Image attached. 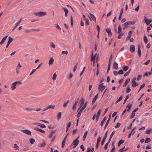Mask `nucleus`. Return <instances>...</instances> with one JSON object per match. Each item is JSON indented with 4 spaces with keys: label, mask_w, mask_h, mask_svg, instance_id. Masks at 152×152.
<instances>
[{
    "label": "nucleus",
    "mask_w": 152,
    "mask_h": 152,
    "mask_svg": "<svg viewBox=\"0 0 152 152\" xmlns=\"http://www.w3.org/2000/svg\"><path fill=\"white\" fill-rule=\"evenodd\" d=\"M79 138V137H78L76 139L73 141L72 144L73 145L74 148H75L78 145L79 142V141L78 140Z\"/></svg>",
    "instance_id": "obj_1"
},
{
    "label": "nucleus",
    "mask_w": 152,
    "mask_h": 152,
    "mask_svg": "<svg viewBox=\"0 0 152 152\" xmlns=\"http://www.w3.org/2000/svg\"><path fill=\"white\" fill-rule=\"evenodd\" d=\"M34 14L36 16L40 17L46 15L47 12H41L37 13H35Z\"/></svg>",
    "instance_id": "obj_2"
},
{
    "label": "nucleus",
    "mask_w": 152,
    "mask_h": 152,
    "mask_svg": "<svg viewBox=\"0 0 152 152\" xmlns=\"http://www.w3.org/2000/svg\"><path fill=\"white\" fill-rule=\"evenodd\" d=\"M103 83L100 84L99 85L98 89L99 91H102L106 88V86L103 85Z\"/></svg>",
    "instance_id": "obj_3"
},
{
    "label": "nucleus",
    "mask_w": 152,
    "mask_h": 152,
    "mask_svg": "<svg viewBox=\"0 0 152 152\" xmlns=\"http://www.w3.org/2000/svg\"><path fill=\"white\" fill-rule=\"evenodd\" d=\"M79 100V98H77L75 101L72 107V109L74 110H75L76 109V106L78 103Z\"/></svg>",
    "instance_id": "obj_4"
},
{
    "label": "nucleus",
    "mask_w": 152,
    "mask_h": 152,
    "mask_svg": "<svg viewBox=\"0 0 152 152\" xmlns=\"http://www.w3.org/2000/svg\"><path fill=\"white\" fill-rule=\"evenodd\" d=\"M97 54L96 53L95 54V56H93V52H92V57L91 58V60L92 61L93 63V65H94V63L95 62V60H96V55H97Z\"/></svg>",
    "instance_id": "obj_5"
},
{
    "label": "nucleus",
    "mask_w": 152,
    "mask_h": 152,
    "mask_svg": "<svg viewBox=\"0 0 152 152\" xmlns=\"http://www.w3.org/2000/svg\"><path fill=\"white\" fill-rule=\"evenodd\" d=\"M129 50L132 53L134 52L135 50V48L134 45H130Z\"/></svg>",
    "instance_id": "obj_6"
},
{
    "label": "nucleus",
    "mask_w": 152,
    "mask_h": 152,
    "mask_svg": "<svg viewBox=\"0 0 152 152\" xmlns=\"http://www.w3.org/2000/svg\"><path fill=\"white\" fill-rule=\"evenodd\" d=\"M55 107V105H49L48 106H47L43 110V111L46 110L48 109H54Z\"/></svg>",
    "instance_id": "obj_7"
},
{
    "label": "nucleus",
    "mask_w": 152,
    "mask_h": 152,
    "mask_svg": "<svg viewBox=\"0 0 152 152\" xmlns=\"http://www.w3.org/2000/svg\"><path fill=\"white\" fill-rule=\"evenodd\" d=\"M106 31L108 35L110 37H111L112 35V33L110 29L107 28L106 29Z\"/></svg>",
    "instance_id": "obj_8"
},
{
    "label": "nucleus",
    "mask_w": 152,
    "mask_h": 152,
    "mask_svg": "<svg viewBox=\"0 0 152 152\" xmlns=\"http://www.w3.org/2000/svg\"><path fill=\"white\" fill-rule=\"evenodd\" d=\"M22 132L27 134L30 135L31 134V132L28 129H24L22 130Z\"/></svg>",
    "instance_id": "obj_9"
},
{
    "label": "nucleus",
    "mask_w": 152,
    "mask_h": 152,
    "mask_svg": "<svg viewBox=\"0 0 152 152\" xmlns=\"http://www.w3.org/2000/svg\"><path fill=\"white\" fill-rule=\"evenodd\" d=\"M101 109H100L98 111V112L97 113V114L96 116V121H98V119H99V118L100 116V113H101Z\"/></svg>",
    "instance_id": "obj_10"
},
{
    "label": "nucleus",
    "mask_w": 152,
    "mask_h": 152,
    "mask_svg": "<svg viewBox=\"0 0 152 152\" xmlns=\"http://www.w3.org/2000/svg\"><path fill=\"white\" fill-rule=\"evenodd\" d=\"M98 97V94H97L94 97V98L93 99L92 102V104H94L96 101V99H97Z\"/></svg>",
    "instance_id": "obj_11"
},
{
    "label": "nucleus",
    "mask_w": 152,
    "mask_h": 152,
    "mask_svg": "<svg viewBox=\"0 0 152 152\" xmlns=\"http://www.w3.org/2000/svg\"><path fill=\"white\" fill-rule=\"evenodd\" d=\"M8 36L7 35L5 37L1 40V42H0V44L1 45H2L4 43V41H5V40H6V39L7 38Z\"/></svg>",
    "instance_id": "obj_12"
},
{
    "label": "nucleus",
    "mask_w": 152,
    "mask_h": 152,
    "mask_svg": "<svg viewBox=\"0 0 152 152\" xmlns=\"http://www.w3.org/2000/svg\"><path fill=\"white\" fill-rule=\"evenodd\" d=\"M62 9L64 11L65 13V16L67 17V14L69 12L68 10L66 8H62Z\"/></svg>",
    "instance_id": "obj_13"
},
{
    "label": "nucleus",
    "mask_w": 152,
    "mask_h": 152,
    "mask_svg": "<svg viewBox=\"0 0 152 152\" xmlns=\"http://www.w3.org/2000/svg\"><path fill=\"white\" fill-rule=\"evenodd\" d=\"M25 110L29 111H34L35 109L31 107H26L25 108Z\"/></svg>",
    "instance_id": "obj_14"
},
{
    "label": "nucleus",
    "mask_w": 152,
    "mask_h": 152,
    "mask_svg": "<svg viewBox=\"0 0 152 152\" xmlns=\"http://www.w3.org/2000/svg\"><path fill=\"white\" fill-rule=\"evenodd\" d=\"M135 23V21H129L127 22V25L129 26L131 25H134Z\"/></svg>",
    "instance_id": "obj_15"
},
{
    "label": "nucleus",
    "mask_w": 152,
    "mask_h": 152,
    "mask_svg": "<svg viewBox=\"0 0 152 152\" xmlns=\"http://www.w3.org/2000/svg\"><path fill=\"white\" fill-rule=\"evenodd\" d=\"M88 133V131H86L84 132L83 137V141H84L85 140Z\"/></svg>",
    "instance_id": "obj_16"
},
{
    "label": "nucleus",
    "mask_w": 152,
    "mask_h": 152,
    "mask_svg": "<svg viewBox=\"0 0 152 152\" xmlns=\"http://www.w3.org/2000/svg\"><path fill=\"white\" fill-rule=\"evenodd\" d=\"M132 32H133V31H130L128 32V35L126 38V39L127 40L129 39L130 38L131 36L132 35Z\"/></svg>",
    "instance_id": "obj_17"
},
{
    "label": "nucleus",
    "mask_w": 152,
    "mask_h": 152,
    "mask_svg": "<svg viewBox=\"0 0 152 152\" xmlns=\"http://www.w3.org/2000/svg\"><path fill=\"white\" fill-rule=\"evenodd\" d=\"M91 17V18L93 20H94L95 22H96V20L95 16L92 14L90 13H89Z\"/></svg>",
    "instance_id": "obj_18"
},
{
    "label": "nucleus",
    "mask_w": 152,
    "mask_h": 152,
    "mask_svg": "<svg viewBox=\"0 0 152 152\" xmlns=\"http://www.w3.org/2000/svg\"><path fill=\"white\" fill-rule=\"evenodd\" d=\"M130 80V78L127 79L123 85V86H126L127 85V84L129 82Z\"/></svg>",
    "instance_id": "obj_19"
},
{
    "label": "nucleus",
    "mask_w": 152,
    "mask_h": 152,
    "mask_svg": "<svg viewBox=\"0 0 152 152\" xmlns=\"http://www.w3.org/2000/svg\"><path fill=\"white\" fill-rule=\"evenodd\" d=\"M138 56L139 57H140L141 56V51L140 49V45H138Z\"/></svg>",
    "instance_id": "obj_20"
},
{
    "label": "nucleus",
    "mask_w": 152,
    "mask_h": 152,
    "mask_svg": "<svg viewBox=\"0 0 152 152\" xmlns=\"http://www.w3.org/2000/svg\"><path fill=\"white\" fill-rule=\"evenodd\" d=\"M113 66L115 69H118V65L116 62H115L114 63Z\"/></svg>",
    "instance_id": "obj_21"
},
{
    "label": "nucleus",
    "mask_w": 152,
    "mask_h": 152,
    "mask_svg": "<svg viewBox=\"0 0 152 152\" xmlns=\"http://www.w3.org/2000/svg\"><path fill=\"white\" fill-rule=\"evenodd\" d=\"M69 100H67V101H65L63 104V107H66L67 104L69 103Z\"/></svg>",
    "instance_id": "obj_22"
},
{
    "label": "nucleus",
    "mask_w": 152,
    "mask_h": 152,
    "mask_svg": "<svg viewBox=\"0 0 152 152\" xmlns=\"http://www.w3.org/2000/svg\"><path fill=\"white\" fill-rule=\"evenodd\" d=\"M107 119V117H104L103 119L102 120V121H101L100 125L101 126H103V124L104 123V121L106 120Z\"/></svg>",
    "instance_id": "obj_23"
},
{
    "label": "nucleus",
    "mask_w": 152,
    "mask_h": 152,
    "mask_svg": "<svg viewBox=\"0 0 152 152\" xmlns=\"http://www.w3.org/2000/svg\"><path fill=\"white\" fill-rule=\"evenodd\" d=\"M84 103V100L83 99V98H82V100H81V102L80 104V107H79L77 111L80 109V108L83 105Z\"/></svg>",
    "instance_id": "obj_24"
},
{
    "label": "nucleus",
    "mask_w": 152,
    "mask_h": 152,
    "mask_svg": "<svg viewBox=\"0 0 152 152\" xmlns=\"http://www.w3.org/2000/svg\"><path fill=\"white\" fill-rule=\"evenodd\" d=\"M61 112H59L57 114V120H59L61 118Z\"/></svg>",
    "instance_id": "obj_25"
},
{
    "label": "nucleus",
    "mask_w": 152,
    "mask_h": 152,
    "mask_svg": "<svg viewBox=\"0 0 152 152\" xmlns=\"http://www.w3.org/2000/svg\"><path fill=\"white\" fill-rule=\"evenodd\" d=\"M54 59L53 57H52L50 59V60L49 62V65L52 64L54 62Z\"/></svg>",
    "instance_id": "obj_26"
},
{
    "label": "nucleus",
    "mask_w": 152,
    "mask_h": 152,
    "mask_svg": "<svg viewBox=\"0 0 152 152\" xmlns=\"http://www.w3.org/2000/svg\"><path fill=\"white\" fill-rule=\"evenodd\" d=\"M124 142V140H121L118 142V146H119L120 145L123 144Z\"/></svg>",
    "instance_id": "obj_27"
},
{
    "label": "nucleus",
    "mask_w": 152,
    "mask_h": 152,
    "mask_svg": "<svg viewBox=\"0 0 152 152\" xmlns=\"http://www.w3.org/2000/svg\"><path fill=\"white\" fill-rule=\"evenodd\" d=\"M151 141V140L150 138H147L145 139V143L149 142Z\"/></svg>",
    "instance_id": "obj_28"
},
{
    "label": "nucleus",
    "mask_w": 152,
    "mask_h": 152,
    "mask_svg": "<svg viewBox=\"0 0 152 152\" xmlns=\"http://www.w3.org/2000/svg\"><path fill=\"white\" fill-rule=\"evenodd\" d=\"M145 21L147 25H149L150 24V22L149 20L147 19L146 18H144Z\"/></svg>",
    "instance_id": "obj_29"
},
{
    "label": "nucleus",
    "mask_w": 152,
    "mask_h": 152,
    "mask_svg": "<svg viewBox=\"0 0 152 152\" xmlns=\"http://www.w3.org/2000/svg\"><path fill=\"white\" fill-rule=\"evenodd\" d=\"M16 85L14 82L12 84L11 88L12 90H14L16 88Z\"/></svg>",
    "instance_id": "obj_30"
},
{
    "label": "nucleus",
    "mask_w": 152,
    "mask_h": 152,
    "mask_svg": "<svg viewBox=\"0 0 152 152\" xmlns=\"http://www.w3.org/2000/svg\"><path fill=\"white\" fill-rule=\"evenodd\" d=\"M152 132V129H150L147 130L145 132V133L147 134H150Z\"/></svg>",
    "instance_id": "obj_31"
},
{
    "label": "nucleus",
    "mask_w": 152,
    "mask_h": 152,
    "mask_svg": "<svg viewBox=\"0 0 152 152\" xmlns=\"http://www.w3.org/2000/svg\"><path fill=\"white\" fill-rule=\"evenodd\" d=\"M143 40L144 41L145 43V44H146L148 42V39L145 35H144V36Z\"/></svg>",
    "instance_id": "obj_32"
},
{
    "label": "nucleus",
    "mask_w": 152,
    "mask_h": 152,
    "mask_svg": "<svg viewBox=\"0 0 152 152\" xmlns=\"http://www.w3.org/2000/svg\"><path fill=\"white\" fill-rule=\"evenodd\" d=\"M13 39L11 37H8V41L7 42L10 44V43L12 42V41H13Z\"/></svg>",
    "instance_id": "obj_33"
},
{
    "label": "nucleus",
    "mask_w": 152,
    "mask_h": 152,
    "mask_svg": "<svg viewBox=\"0 0 152 152\" xmlns=\"http://www.w3.org/2000/svg\"><path fill=\"white\" fill-rule=\"evenodd\" d=\"M132 83V86L133 87L137 86L138 85V83H137L136 82Z\"/></svg>",
    "instance_id": "obj_34"
},
{
    "label": "nucleus",
    "mask_w": 152,
    "mask_h": 152,
    "mask_svg": "<svg viewBox=\"0 0 152 152\" xmlns=\"http://www.w3.org/2000/svg\"><path fill=\"white\" fill-rule=\"evenodd\" d=\"M46 143L45 142H44L43 144H39L38 145V146L39 147H44L45 146Z\"/></svg>",
    "instance_id": "obj_35"
},
{
    "label": "nucleus",
    "mask_w": 152,
    "mask_h": 152,
    "mask_svg": "<svg viewBox=\"0 0 152 152\" xmlns=\"http://www.w3.org/2000/svg\"><path fill=\"white\" fill-rule=\"evenodd\" d=\"M132 105L131 104H128L127 105L126 107H128V109L127 110V111L128 112H129L130 110V109L131 108Z\"/></svg>",
    "instance_id": "obj_36"
},
{
    "label": "nucleus",
    "mask_w": 152,
    "mask_h": 152,
    "mask_svg": "<svg viewBox=\"0 0 152 152\" xmlns=\"http://www.w3.org/2000/svg\"><path fill=\"white\" fill-rule=\"evenodd\" d=\"M29 141L30 143L32 144H33L34 142H35L34 139L33 138L30 139L29 140Z\"/></svg>",
    "instance_id": "obj_37"
},
{
    "label": "nucleus",
    "mask_w": 152,
    "mask_h": 152,
    "mask_svg": "<svg viewBox=\"0 0 152 152\" xmlns=\"http://www.w3.org/2000/svg\"><path fill=\"white\" fill-rule=\"evenodd\" d=\"M110 121V119H108L107 120V121L106 122V123L105 126H104V129H106V127H107V126H108V124L109 123Z\"/></svg>",
    "instance_id": "obj_38"
},
{
    "label": "nucleus",
    "mask_w": 152,
    "mask_h": 152,
    "mask_svg": "<svg viewBox=\"0 0 152 152\" xmlns=\"http://www.w3.org/2000/svg\"><path fill=\"white\" fill-rule=\"evenodd\" d=\"M50 46L53 48H55V46L53 42H50Z\"/></svg>",
    "instance_id": "obj_39"
},
{
    "label": "nucleus",
    "mask_w": 152,
    "mask_h": 152,
    "mask_svg": "<svg viewBox=\"0 0 152 152\" xmlns=\"http://www.w3.org/2000/svg\"><path fill=\"white\" fill-rule=\"evenodd\" d=\"M129 67L127 66H124L123 67V70L124 71H127L129 69Z\"/></svg>",
    "instance_id": "obj_40"
},
{
    "label": "nucleus",
    "mask_w": 152,
    "mask_h": 152,
    "mask_svg": "<svg viewBox=\"0 0 152 152\" xmlns=\"http://www.w3.org/2000/svg\"><path fill=\"white\" fill-rule=\"evenodd\" d=\"M56 76H57V75L56 74V73L55 72L54 73V74H53V80H56Z\"/></svg>",
    "instance_id": "obj_41"
},
{
    "label": "nucleus",
    "mask_w": 152,
    "mask_h": 152,
    "mask_svg": "<svg viewBox=\"0 0 152 152\" xmlns=\"http://www.w3.org/2000/svg\"><path fill=\"white\" fill-rule=\"evenodd\" d=\"M121 31V28L120 26H119L118 27V34L120 33Z\"/></svg>",
    "instance_id": "obj_42"
},
{
    "label": "nucleus",
    "mask_w": 152,
    "mask_h": 152,
    "mask_svg": "<svg viewBox=\"0 0 152 152\" xmlns=\"http://www.w3.org/2000/svg\"><path fill=\"white\" fill-rule=\"evenodd\" d=\"M70 20H71V25L72 26H73V18L72 15L71 16L70 18Z\"/></svg>",
    "instance_id": "obj_43"
},
{
    "label": "nucleus",
    "mask_w": 152,
    "mask_h": 152,
    "mask_svg": "<svg viewBox=\"0 0 152 152\" xmlns=\"http://www.w3.org/2000/svg\"><path fill=\"white\" fill-rule=\"evenodd\" d=\"M135 115V113L132 112V113L131 116L129 117V118L131 119V118H134V117Z\"/></svg>",
    "instance_id": "obj_44"
},
{
    "label": "nucleus",
    "mask_w": 152,
    "mask_h": 152,
    "mask_svg": "<svg viewBox=\"0 0 152 152\" xmlns=\"http://www.w3.org/2000/svg\"><path fill=\"white\" fill-rule=\"evenodd\" d=\"M131 91V89L129 87V86H128L126 90V93H128L129 92Z\"/></svg>",
    "instance_id": "obj_45"
},
{
    "label": "nucleus",
    "mask_w": 152,
    "mask_h": 152,
    "mask_svg": "<svg viewBox=\"0 0 152 152\" xmlns=\"http://www.w3.org/2000/svg\"><path fill=\"white\" fill-rule=\"evenodd\" d=\"M14 147L15 148L16 150H18L19 149V147L16 144H14Z\"/></svg>",
    "instance_id": "obj_46"
},
{
    "label": "nucleus",
    "mask_w": 152,
    "mask_h": 152,
    "mask_svg": "<svg viewBox=\"0 0 152 152\" xmlns=\"http://www.w3.org/2000/svg\"><path fill=\"white\" fill-rule=\"evenodd\" d=\"M82 111L80 110V111L78 112V113L77 116V118H79L80 117L82 112Z\"/></svg>",
    "instance_id": "obj_47"
},
{
    "label": "nucleus",
    "mask_w": 152,
    "mask_h": 152,
    "mask_svg": "<svg viewBox=\"0 0 152 152\" xmlns=\"http://www.w3.org/2000/svg\"><path fill=\"white\" fill-rule=\"evenodd\" d=\"M101 141V137L100 136L98 137V139L97 140L96 144H99V142Z\"/></svg>",
    "instance_id": "obj_48"
},
{
    "label": "nucleus",
    "mask_w": 152,
    "mask_h": 152,
    "mask_svg": "<svg viewBox=\"0 0 152 152\" xmlns=\"http://www.w3.org/2000/svg\"><path fill=\"white\" fill-rule=\"evenodd\" d=\"M37 69H34L32 70L31 72L29 74V76L32 75L36 70Z\"/></svg>",
    "instance_id": "obj_49"
},
{
    "label": "nucleus",
    "mask_w": 152,
    "mask_h": 152,
    "mask_svg": "<svg viewBox=\"0 0 152 152\" xmlns=\"http://www.w3.org/2000/svg\"><path fill=\"white\" fill-rule=\"evenodd\" d=\"M136 128V127H135L132 130V131H131V132L128 135V137L129 138H130L131 136V135H132V132Z\"/></svg>",
    "instance_id": "obj_50"
},
{
    "label": "nucleus",
    "mask_w": 152,
    "mask_h": 152,
    "mask_svg": "<svg viewBox=\"0 0 152 152\" xmlns=\"http://www.w3.org/2000/svg\"><path fill=\"white\" fill-rule=\"evenodd\" d=\"M121 125V123H117V124L115 126V127L116 128H118Z\"/></svg>",
    "instance_id": "obj_51"
},
{
    "label": "nucleus",
    "mask_w": 152,
    "mask_h": 152,
    "mask_svg": "<svg viewBox=\"0 0 152 152\" xmlns=\"http://www.w3.org/2000/svg\"><path fill=\"white\" fill-rule=\"evenodd\" d=\"M108 110V108H106L105 109V110L104 112L103 113V114L102 116H104V115L107 112Z\"/></svg>",
    "instance_id": "obj_52"
},
{
    "label": "nucleus",
    "mask_w": 152,
    "mask_h": 152,
    "mask_svg": "<svg viewBox=\"0 0 152 152\" xmlns=\"http://www.w3.org/2000/svg\"><path fill=\"white\" fill-rule=\"evenodd\" d=\"M40 125H38V126L41 127L42 128H46V126L45 125L43 124H40Z\"/></svg>",
    "instance_id": "obj_53"
},
{
    "label": "nucleus",
    "mask_w": 152,
    "mask_h": 152,
    "mask_svg": "<svg viewBox=\"0 0 152 152\" xmlns=\"http://www.w3.org/2000/svg\"><path fill=\"white\" fill-rule=\"evenodd\" d=\"M118 73L119 75H122L124 74V72L122 70L120 69L118 72Z\"/></svg>",
    "instance_id": "obj_54"
},
{
    "label": "nucleus",
    "mask_w": 152,
    "mask_h": 152,
    "mask_svg": "<svg viewBox=\"0 0 152 152\" xmlns=\"http://www.w3.org/2000/svg\"><path fill=\"white\" fill-rule=\"evenodd\" d=\"M115 131H114L112 132L111 134H110V138H112V137H113V136L115 134Z\"/></svg>",
    "instance_id": "obj_55"
},
{
    "label": "nucleus",
    "mask_w": 152,
    "mask_h": 152,
    "mask_svg": "<svg viewBox=\"0 0 152 152\" xmlns=\"http://www.w3.org/2000/svg\"><path fill=\"white\" fill-rule=\"evenodd\" d=\"M89 23H89V20L88 18L86 19L85 25H89Z\"/></svg>",
    "instance_id": "obj_56"
},
{
    "label": "nucleus",
    "mask_w": 152,
    "mask_h": 152,
    "mask_svg": "<svg viewBox=\"0 0 152 152\" xmlns=\"http://www.w3.org/2000/svg\"><path fill=\"white\" fill-rule=\"evenodd\" d=\"M14 83L16 85L17 84L21 85L22 84L21 82L20 81H16Z\"/></svg>",
    "instance_id": "obj_57"
},
{
    "label": "nucleus",
    "mask_w": 152,
    "mask_h": 152,
    "mask_svg": "<svg viewBox=\"0 0 152 152\" xmlns=\"http://www.w3.org/2000/svg\"><path fill=\"white\" fill-rule=\"evenodd\" d=\"M96 28L98 32L99 33V34L100 31V27L98 25H97Z\"/></svg>",
    "instance_id": "obj_58"
},
{
    "label": "nucleus",
    "mask_w": 152,
    "mask_h": 152,
    "mask_svg": "<svg viewBox=\"0 0 152 152\" xmlns=\"http://www.w3.org/2000/svg\"><path fill=\"white\" fill-rule=\"evenodd\" d=\"M65 143H66V141H63L62 142V145H61V147L62 148L64 147V145H65Z\"/></svg>",
    "instance_id": "obj_59"
},
{
    "label": "nucleus",
    "mask_w": 152,
    "mask_h": 152,
    "mask_svg": "<svg viewBox=\"0 0 152 152\" xmlns=\"http://www.w3.org/2000/svg\"><path fill=\"white\" fill-rule=\"evenodd\" d=\"M61 53L62 54H66V55H67L68 54V52L67 51H62V52H61Z\"/></svg>",
    "instance_id": "obj_60"
},
{
    "label": "nucleus",
    "mask_w": 152,
    "mask_h": 152,
    "mask_svg": "<svg viewBox=\"0 0 152 152\" xmlns=\"http://www.w3.org/2000/svg\"><path fill=\"white\" fill-rule=\"evenodd\" d=\"M142 76L141 75H138V77L137 78V80H140L142 78Z\"/></svg>",
    "instance_id": "obj_61"
},
{
    "label": "nucleus",
    "mask_w": 152,
    "mask_h": 152,
    "mask_svg": "<svg viewBox=\"0 0 152 152\" xmlns=\"http://www.w3.org/2000/svg\"><path fill=\"white\" fill-rule=\"evenodd\" d=\"M80 148L81 149H82L83 151H84L85 150V149L84 147V146L83 145H80Z\"/></svg>",
    "instance_id": "obj_62"
},
{
    "label": "nucleus",
    "mask_w": 152,
    "mask_h": 152,
    "mask_svg": "<svg viewBox=\"0 0 152 152\" xmlns=\"http://www.w3.org/2000/svg\"><path fill=\"white\" fill-rule=\"evenodd\" d=\"M145 83H143L142 85L140 87V89H141L142 88H143L145 87Z\"/></svg>",
    "instance_id": "obj_63"
},
{
    "label": "nucleus",
    "mask_w": 152,
    "mask_h": 152,
    "mask_svg": "<svg viewBox=\"0 0 152 152\" xmlns=\"http://www.w3.org/2000/svg\"><path fill=\"white\" fill-rule=\"evenodd\" d=\"M125 148V146H124V147L123 148H121L120 150H119L118 152H123L124 151V149Z\"/></svg>",
    "instance_id": "obj_64"
}]
</instances>
